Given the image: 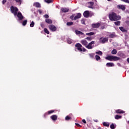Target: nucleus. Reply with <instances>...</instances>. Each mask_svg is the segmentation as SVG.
Here are the masks:
<instances>
[{
    "mask_svg": "<svg viewBox=\"0 0 129 129\" xmlns=\"http://www.w3.org/2000/svg\"><path fill=\"white\" fill-rule=\"evenodd\" d=\"M109 19L110 21H114L115 22L121 20V17L119 16H117L115 13L113 12L109 15Z\"/></svg>",
    "mask_w": 129,
    "mask_h": 129,
    "instance_id": "nucleus-1",
    "label": "nucleus"
},
{
    "mask_svg": "<svg viewBox=\"0 0 129 129\" xmlns=\"http://www.w3.org/2000/svg\"><path fill=\"white\" fill-rule=\"evenodd\" d=\"M107 60L109 61H118V60H120V58L117 56L110 55L106 57Z\"/></svg>",
    "mask_w": 129,
    "mask_h": 129,
    "instance_id": "nucleus-2",
    "label": "nucleus"
},
{
    "mask_svg": "<svg viewBox=\"0 0 129 129\" xmlns=\"http://www.w3.org/2000/svg\"><path fill=\"white\" fill-rule=\"evenodd\" d=\"M10 11L12 14H14L15 16H17L18 14V12L19 11V9L17 7H15L13 6H12L10 7Z\"/></svg>",
    "mask_w": 129,
    "mask_h": 129,
    "instance_id": "nucleus-3",
    "label": "nucleus"
},
{
    "mask_svg": "<svg viewBox=\"0 0 129 129\" xmlns=\"http://www.w3.org/2000/svg\"><path fill=\"white\" fill-rule=\"evenodd\" d=\"M94 44H95V41H92L91 42H90L88 44H87L86 48H87V49H93V46H92V45H93Z\"/></svg>",
    "mask_w": 129,
    "mask_h": 129,
    "instance_id": "nucleus-4",
    "label": "nucleus"
},
{
    "mask_svg": "<svg viewBox=\"0 0 129 129\" xmlns=\"http://www.w3.org/2000/svg\"><path fill=\"white\" fill-rule=\"evenodd\" d=\"M16 16L19 21H22L24 19V16H23V14H22V13H21V12H19L18 13H17Z\"/></svg>",
    "mask_w": 129,
    "mask_h": 129,
    "instance_id": "nucleus-5",
    "label": "nucleus"
},
{
    "mask_svg": "<svg viewBox=\"0 0 129 129\" xmlns=\"http://www.w3.org/2000/svg\"><path fill=\"white\" fill-rule=\"evenodd\" d=\"M75 47L77 48L78 51H80V52H82V45H81V44L78 43L76 44Z\"/></svg>",
    "mask_w": 129,
    "mask_h": 129,
    "instance_id": "nucleus-6",
    "label": "nucleus"
},
{
    "mask_svg": "<svg viewBox=\"0 0 129 129\" xmlns=\"http://www.w3.org/2000/svg\"><path fill=\"white\" fill-rule=\"evenodd\" d=\"M48 28L49 30H50V31H52V32H55V31H57V28H56L55 25H49Z\"/></svg>",
    "mask_w": 129,
    "mask_h": 129,
    "instance_id": "nucleus-7",
    "label": "nucleus"
},
{
    "mask_svg": "<svg viewBox=\"0 0 129 129\" xmlns=\"http://www.w3.org/2000/svg\"><path fill=\"white\" fill-rule=\"evenodd\" d=\"M100 42H101V43H102V44H105V43L106 42H108V38L101 37L100 38Z\"/></svg>",
    "mask_w": 129,
    "mask_h": 129,
    "instance_id": "nucleus-8",
    "label": "nucleus"
},
{
    "mask_svg": "<svg viewBox=\"0 0 129 129\" xmlns=\"http://www.w3.org/2000/svg\"><path fill=\"white\" fill-rule=\"evenodd\" d=\"M81 44L83 45V46H84L86 47L87 45L88 44V42L85 39H83L81 41Z\"/></svg>",
    "mask_w": 129,
    "mask_h": 129,
    "instance_id": "nucleus-9",
    "label": "nucleus"
},
{
    "mask_svg": "<svg viewBox=\"0 0 129 129\" xmlns=\"http://www.w3.org/2000/svg\"><path fill=\"white\" fill-rule=\"evenodd\" d=\"M99 27H100V23H99L92 24V28H93V29H98Z\"/></svg>",
    "mask_w": 129,
    "mask_h": 129,
    "instance_id": "nucleus-10",
    "label": "nucleus"
},
{
    "mask_svg": "<svg viewBox=\"0 0 129 129\" xmlns=\"http://www.w3.org/2000/svg\"><path fill=\"white\" fill-rule=\"evenodd\" d=\"M90 13L89 11H86L83 13V16L85 18H89Z\"/></svg>",
    "mask_w": 129,
    "mask_h": 129,
    "instance_id": "nucleus-11",
    "label": "nucleus"
},
{
    "mask_svg": "<svg viewBox=\"0 0 129 129\" xmlns=\"http://www.w3.org/2000/svg\"><path fill=\"white\" fill-rule=\"evenodd\" d=\"M117 8L119 10H122V11H124L125 10L124 5H117Z\"/></svg>",
    "mask_w": 129,
    "mask_h": 129,
    "instance_id": "nucleus-12",
    "label": "nucleus"
},
{
    "mask_svg": "<svg viewBox=\"0 0 129 129\" xmlns=\"http://www.w3.org/2000/svg\"><path fill=\"white\" fill-rule=\"evenodd\" d=\"M81 18V13H77V16H75L74 17V21H76V20H78V19H80Z\"/></svg>",
    "mask_w": 129,
    "mask_h": 129,
    "instance_id": "nucleus-13",
    "label": "nucleus"
},
{
    "mask_svg": "<svg viewBox=\"0 0 129 129\" xmlns=\"http://www.w3.org/2000/svg\"><path fill=\"white\" fill-rule=\"evenodd\" d=\"M57 118L58 117L56 116V115H52L50 116V118L53 120V121H56Z\"/></svg>",
    "mask_w": 129,
    "mask_h": 129,
    "instance_id": "nucleus-14",
    "label": "nucleus"
},
{
    "mask_svg": "<svg viewBox=\"0 0 129 129\" xmlns=\"http://www.w3.org/2000/svg\"><path fill=\"white\" fill-rule=\"evenodd\" d=\"M60 10L62 13H68L69 12V9L68 8H61Z\"/></svg>",
    "mask_w": 129,
    "mask_h": 129,
    "instance_id": "nucleus-15",
    "label": "nucleus"
},
{
    "mask_svg": "<svg viewBox=\"0 0 129 129\" xmlns=\"http://www.w3.org/2000/svg\"><path fill=\"white\" fill-rule=\"evenodd\" d=\"M33 7L36 8H41V4L38 2H35L33 4Z\"/></svg>",
    "mask_w": 129,
    "mask_h": 129,
    "instance_id": "nucleus-16",
    "label": "nucleus"
},
{
    "mask_svg": "<svg viewBox=\"0 0 129 129\" xmlns=\"http://www.w3.org/2000/svg\"><path fill=\"white\" fill-rule=\"evenodd\" d=\"M106 66L107 67H114V63L113 62H107Z\"/></svg>",
    "mask_w": 129,
    "mask_h": 129,
    "instance_id": "nucleus-17",
    "label": "nucleus"
},
{
    "mask_svg": "<svg viewBox=\"0 0 129 129\" xmlns=\"http://www.w3.org/2000/svg\"><path fill=\"white\" fill-rule=\"evenodd\" d=\"M119 30H120V31H121V32H123V33H125V32H127L126 29H124V28H123V27H120L119 28Z\"/></svg>",
    "mask_w": 129,
    "mask_h": 129,
    "instance_id": "nucleus-18",
    "label": "nucleus"
},
{
    "mask_svg": "<svg viewBox=\"0 0 129 129\" xmlns=\"http://www.w3.org/2000/svg\"><path fill=\"white\" fill-rule=\"evenodd\" d=\"M116 113H119V114H121V113H124V111L123 110H120V109H117L116 110Z\"/></svg>",
    "mask_w": 129,
    "mask_h": 129,
    "instance_id": "nucleus-19",
    "label": "nucleus"
},
{
    "mask_svg": "<svg viewBox=\"0 0 129 129\" xmlns=\"http://www.w3.org/2000/svg\"><path fill=\"white\" fill-rule=\"evenodd\" d=\"M118 56H119V57H121L122 58H125V55L121 52H118Z\"/></svg>",
    "mask_w": 129,
    "mask_h": 129,
    "instance_id": "nucleus-20",
    "label": "nucleus"
},
{
    "mask_svg": "<svg viewBox=\"0 0 129 129\" xmlns=\"http://www.w3.org/2000/svg\"><path fill=\"white\" fill-rule=\"evenodd\" d=\"M109 38H115V37H116V35H115V33H112L110 35H109Z\"/></svg>",
    "mask_w": 129,
    "mask_h": 129,
    "instance_id": "nucleus-21",
    "label": "nucleus"
},
{
    "mask_svg": "<svg viewBox=\"0 0 129 129\" xmlns=\"http://www.w3.org/2000/svg\"><path fill=\"white\" fill-rule=\"evenodd\" d=\"M86 35L87 36H93V35H95V33H94L93 32H89V33H86Z\"/></svg>",
    "mask_w": 129,
    "mask_h": 129,
    "instance_id": "nucleus-22",
    "label": "nucleus"
},
{
    "mask_svg": "<svg viewBox=\"0 0 129 129\" xmlns=\"http://www.w3.org/2000/svg\"><path fill=\"white\" fill-rule=\"evenodd\" d=\"M45 22H46L47 24H52V20L49 19H45Z\"/></svg>",
    "mask_w": 129,
    "mask_h": 129,
    "instance_id": "nucleus-23",
    "label": "nucleus"
},
{
    "mask_svg": "<svg viewBox=\"0 0 129 129\" xmlns=\"http://www.w3.org/2000/svg\"><path fill=\"white\" fill-rule=\"evenodd\" d=\"M117 53V50L115 49H113L111 51V54L112 55H116V54Z\"/></svg>",
    "mask_w": 129,
    "mask_h": 129,
    "instance_id": "nucleus-24",
    "label": "nucleus"
},
{
    "mask_svg": "<svg viewBox=\"0 0 129 129\" xmlns=\"http://www.w3.org/2000/svg\"><path fill=\"white\" fill-rule=\"evenodd\" d=\"M103 125H104V126H109V123L107 122H103Z\"/></svg>",
    "mask_w": 129,
    "mask_h": 129,
    "instance_id": "nucleus-25",
    "label": "nucleus"
},
{
    "mask_svg": "<svg viewBox=\"0 0 129 129\" xmlns=\"http://www.w3.org/2000/svg\"><path fill=\"white\" fill-rule=\"evenodd\" d=\"M88 4L91 6H89L88 8H89V9H92V6L94 5V3L91 2H89Z\"/></svg>",
    "mask_w": 129,
    "mask_h": 129,
    "instance_id": "nucleus-26",
    "label": "nucleus"
},
{
    "mask_svg": "<svg viewBox=\"0 0 129 129\" xmlns=\"http://www.w3.org/2000/svg\"><path fill=\"white\" fill-rule=\"evenodd\" d=\"M44 33H46V34H47V35H49L50 34V32H49V30L47 28H44L43 30Z\"/></svg>",
    "mask_w": 129,
    "mask_h": 129,
    "instance_id": "nucleus-27",
    "label": "nucleus"
},
{
    "mask_svg": "<svg viewBox=\"0 0 129 129\" xmlns=\"http://www.w3.org/2000/svg\"><path fill=\"white\" fill-rule=\"evenodd\" d=\"M95 55V53H89V56H90V57L92 59H93L94 58V55Z\"/></svg>",
    "mask_w": 129,
    "mask_h": 129,
    "instance_id": "nucleus-28",
    "label": "nucleus"
},
{
    "mask_svg": "<svg viewBox=\"0 0 129 129\" xmlns=\"http://www.w3.org/2000/svg\"><path fill=\"white\" fill-rule=\"evenodd\" d=\"M95 58H96V61H99V60H100V59H101L100 56H99V55H95Z\"/></svg>",
    "mask_w": 129,
    "mask_h": 129,
    "instance_id": "nucleus-29",
    "label": "nucleus"
},
{
    "mask_svg": "<svg viewBox=\"0 0 129 129\" xmlns=\"http://www.w3.org/2000/svg\"><path fill=\"white\" fill-rule=\"evenodd\" d=\"M122 116L119 115H116L115 116V119H119V118H121Z\"/></svg>",
    "mask_w": 129,
    "mask_h": 129,
    "instance_id": "nucleus-30",
    "label": "nucleus"
},
{
    "mask_svg": "<svg viewBox=\"0 0 129 129\" xmlns=\"http://www.w3.org/2000/svg\"><path fill=\"white\" fill-rule=\"evenodd\" d=\"M115 26H120V21H117L114 22Z\"/></svg>",
    "mask_w": 129,
    "mask_h": 129,
    "instance_id": "nucleus-31",
    "label": "nucleus"
},
{
    "mask_svg": "<svg viewBox=\"0 0 129 129\" xmlns=\"http://www.w3.org/2000/svg\"><path fill=\"white\" fill-rule=\"evenodd\" d=\"M73 25V22H68L67 23V26H72Z\"/></svg>",
    "mask_w": 129,
    "mask_h": 129,
    "instance_id": "nucleus-32",
    "label": "nucleus"
},
{
    "mask_svg": "<svg viewBox=\"0 0 129 129\" xmlns=\"http://www.w3.org/2000/svg\"><path fill=\"white\" fill-rule=\"evenodd\" d=\"M27 22L28 21H27V20L23 21V22H22L23 26H26L27 25Z\"/></svg>",
    "mask_w": 129,
    "mask_h": 129,
    "instance_id": "nucleus-33",
    "label": "nucleus"
},
{
    "mask_svg": "<svg viewBox=\"0 0 129 129\" xmlns=\"http://www.w3.org/2000/svg\"><path fill=\"white\" fill-rule=\"evenodd\" d=\"M96 54H98V55H100L101 56L102 55V52L100 50L96 52Z\"/></svg>",
    "mask_w": 129,
    "mask_h": 129,
    "instance_id": "nucleus-34",
    "label": "nucleus"
},
{
    "mask_svg": "<svg viewBox=\"0 0 129 129\" xmlns=\"http://www.w3.org/2000/svg\"><path fill=\"white\" fill-rule=\"evenodd\" d=\"M110 127L111 129H114V128H115V126H114V124L112 123L110 125Z\"/></svg>",
    "mask_w": 129,
    "mask_h": 129,
    "instance_id": "nucleus-35",
    "label": "nucleus"
},
{
    "mask_svg": "<svg viewBox=\"0 0 129 129\" xmlns=\"http://www.w3.org/2000/svg\"><path fill=\"white\" fill-rule=\"evenodd\" d=\"M75 17V14H73L70 17V19L71 20H74Z\"/></svg>",
    "mask_w": 129,
    "mask_h": 129,
    "instance_id": "nucleus-36",
    "label": "nucleus"
},
{
    "mask_svg": "<svg viewBox=\"0 0 129 129\" xmlns=\"http://www.w3.org/2000/svg\"><path fill=\"white\" fill-rule=\"evenodd\" d=\"M86 40H87L88 41H92V38L90 37H87L85 38Z\"/></svg>",
    "mask_w": 129,
    "mask_h": 129,
    "instance_id": "nucleus-37",
    "label": "nucleus"
},
{
    "mask_svg": "<svg viewBox=\"0 0 129 129\" xmlns=\"http://www.w3.org/2000/svg\"><path fill=\"white\" fill-rule=\"evenodd\" d=\"M30 26L31 28H33V27H34V26H35V23L34 22V21H32L31 22V23L30 24Z\"/></svg>",
    "mask_w": 129,
    "mask_h": 129,
    "instance_id": "nucleus-38",
    "label": "nucleus"
},
{
    "mask_svg": "<svg viewBox=\"0 0 129 129\" xmlns=\"http://www.w3.org/2000/svg\"><path fill=\"white\" fill-rule=\"evenodd\" d=\"M70 119H71V117H70L69 116H67L65 117V120H70Z\"/></svg>",
    "mask_w": 129,
    "mask_h": 129,
    "instance_id": "nucleus-39",
    "label": "nucleus"
},
{
    "mask_svg": "<svg viewBox=\"0 0 129 129\" xmlns=\"http://www.w3.org/2000/svg\"><path fill=\"white\" fill-rule=\"evenodd\" d=\"M54 111H55V110H49L47 112L48 114H51V113H53V112H54Z\"/></svg>",
    "mask_w": 129,
    "mask_h": 129,
    "instance_id": "nucleus-40",
    "label": "nucleus"
},
{
    "mask_svg": "<svg viewBox=\"0 0 129 129\" xmlns=\"http://www.w3.org/2000/svg\"><path fill=\"white\" fill-rule=\"evenodd\" d=\"M81 32V31H79L78 30H75V33H76V35H80Z\"/></svg>",
    "mask_w": 129,
    "mask_h": 129,
    "instance_id": "nucleus-41",
    "label": "nucleus"
},
{
    "mask_svg": "<svg viewBox=\"0 0 129 129\" xmlns=\"http://www.w3.org/2000/svg\"><path fill=\"white\" fill-rule=\"evenodd\" d=\"M15 1L16 3H18L21 5L22 4V0H14Z\"/></svg>",
    "mask_w": 129,
    "mask_h": 129,
    "instance_id": "nucleus-42",
    "label": "nucleus"
},
{
    "mask_svg": "<svg viewBox=\"0 0 129 129\" xmlns=\"http://www.w3.org/2000/svg\"><path fill=\"white\" fill-rule=\"evenodd\" d=\"M53 0H45V3H47V4H50V3H52Z\"/></svg>",
    "mask_w": 129,
    "mask_h": 129,
    "instance_id": "nucleus-43",
    "label": "nucleus"
},
{
    "mask_svg": "<svg viewBox=\"0 0 129 129\" xmlns=\"http://www.w3.org/2000/svg\"><path fill=\"white\" fill-rule=\"evenodd\" d=\"M81 23L83 25H85V20H84V19H82L81 21Z\"/></svg>",
    "mask_w": 129,
    "mask_h": 129,
    "instance_id": "nucleus-44",
    "label": "nucleus"
},
{
    "mask_svg": "<svg viewBox=\"0 0 129 129\" xmlns=\"http://www.w3.org/2000/svg\"><path fill=\"white\" fill-rule=\"evenodd\" d=\"M121 2L126 3V4H129V0H120Z\"/></svg>",
    "mask_w": 129,
    "mask_h": 129,
    "instance_id": "nucleus-45",
    "label": "nucleus"
},
{
    "mask_svg": "<svg viewBox=\"0 0 129 129\" xmlns=\"http://www.w3.org/2000/svg\"><path fill=\"white\" fill-rule=\"evenodd\" d=\"M44 18H45V19H48V18H49V15H48L47 14H45L44 15Z\"/></svg>",
    "mask_w": 129,
    "mask_h": 129,
    "instance_id": "nucleus-46",
    "label": "nucleus"
},
{
    "mask_svg": "<svg viewBox=\"0 0 129 129\" xmlns=\"http://www.w3.org/2000/svg\"><path fill=\"white\" fill-rule=\"evenodd\" d=\"M76 125H77V126H78L79 127H82V126H81L80 124H79V123H76Z\"/></svg>",
    "mask_w": 129,
    "mask_h": 129,
    "instance_id": "nucleus-47",
    "label": "nucleus"
},
{
    "mask_svg": "<svg viewBox=\"0 0 129 129\" xmlns=\"http://www.w3.org/2000/svg\"><path fill=\"white\" fill-rule=\"evenodd\" d=\"M6 3H7V0H3V2H2V4L3 5H5V4H6Z\"/></svg>",
    "mask_w": 129,
    "mask_h": 129,
    "instance_id": "nucleus-48",
    "label": "nucleus"
},
{
    "mask_svg": "<svg viewBox=\"0 0 129 129\" xmlns=\"http://www.w3.org/2000/svg\"><path fill=\"white\" fill-rule=\"evenodd\" d=\"M68 44H71L72 43V41L71 40H68Z\"/></svg>",
    "mask_w": 129,
    "mask_h": 129,
    "instance_id": "nucleus-49",
    "label": "nucleus"
},
{
    "mask_svg": "<svg viewBox=\"0 0 129 129\" xmlns=\"http://www.w3.org/2000/svg\"><path fill=\"white\" fill-rule=\"evenodd\" d=\"M82 49L83 52H86V49H85V48H84V47L82 48Z\"/></svg>",
    "mask_w": 129,
    "mask_h": 129,
    "instance_id": "nucleus-50",
    "label": "nucleus"
},
{
    "mask_svg": "<svg viewBox=\"0 0 129 129\" xmlns=\"http://www.w3.org/2000/svg\"><path fill=\"white\" fill-rule=\"evenodd\" d=\"M82 121L84 123H86V120H85V119H83Z\"/></svg>",
    "mask_w": 129,
    "mask_h": 129,
    "instance_id": "nucleus-51",
    "label": "nucleus"
},
{
    "mask_svg": "<svg viewBox=\"0 0 129 129\" xmlns=\"http://www.w3.org/2000/svg\"><path fill=\"white\" fill-rule=\"evenodd\" d=\"M41 28H44V24L43 23L41 24Z\"/></svg>",
    "mask_w": 129,
    "mask_h": 129,
    "instance_id": "nucleus-52",
    "label": "nucleus"
},
{
    "mask_svg": "<svg viewBox=\"0 0 129 129\" xmlns=\"http://www.w3.org/2000/svg\"><path fill=\"white\" fill-rule=\"evenodd\" d=\"M80 35H84V33L83 32H82L81 31L80 33Z\"/></svg>",
    "mask_w": 129,
    "mask_h": 129,
    "instance_id": "nucleus-53",
    "label": "nucleus"
},
{
    "mask_svg": "<svg viewBox=\"0 0 129 129\" xmlns=\"http://www.w3.org/2000/svg\"><path fill=\"white\" fill-rule=\"evenodd\" d=\"M38 12L39 14H42V11H41V10H38Z\"/></svg>",
    "mask_w": 129,
    "mask_h": 129,
    "instance_id": "nucleus-54",
    "label": "nucleus"
},
{
    "mask_svg": "<svg viewBox=\"0 0 129 129\" xmlns=\"http://www.w3.org/2000/svg\"><path fill=\"white\" fill-rule=\"evenodd\" d=\"M127 61L128 62V63H129V58L127 59Z\"/></svg>",
    "mask_w": 129,
    "mask_h": 129,
    "instance_id": "nucleus-55",
    "label": "nucleus"
},
{
    "mask_svg": "<svg viewBox=\"0 0 129 129\" xmlns=\"http://www.w3.org/2000/svg\"><path fill=\"white\" fill-rule=\"evenodd\" d=\"M98 129H101V127H99L98 128Z\"/></svg>",
    "mask_w": 129,
    "mask_h": 129,
    "instance_id": "nucleus-56",
    "label": "nucleus"
},
{
    "mask_svg": "<svg viewBox=\"0 0 129 129\" xmlns=\"http://www.w3.org/2000/svg\"><path fill=\"white\" fill-rule=\"evenodd\" d=\"M108 1V2H110V1H111V0H107Z\"/></svg>",
    "mask_w": 129,
    "mask_h": 129,
    "instance_id": "nucleus-57",
    "label": "nucleus"
},
{
    "mask_svg": "<svg viewBox=\"0 0 129 129\" xmlns=\"http://www.w3.org/2000/svg\"><path fill=\"white\" fill-rule=\"evenodd\" d=\"M128 123L129 124V121H128Z\"/></svg>",
    "mask_w": 129,
    "mask_h": 129,
    "instance_id": "nucleus-58",
    "label": "nucleus"
},
{
    "mask_svg": "<svg viewBox=\"0 0 129 129\" xmlns=\"http://www.w3.org/2000/svg\"><path fill=\"white\" fill-rule=\"evenodd\" d=\"M46 1V0H44V2H45Z\"/></svg>",
    "mask_w": 129,
    "mask_h": 129,
    "instance_id": "nucleus-59",
    "label": "nucleus"
}]
</instances>
